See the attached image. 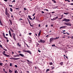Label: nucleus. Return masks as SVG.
Returning <instances> with one entry per match:
<instances>
[{
	"mask_svg": "<svg viewBox=\"0 0 73 73\" xmlns=\"http://www.w3.org/2000/svg\"><path fill=\"white\" fill-rule=\"evenodd\" d=\"M5 51H3V54L4 55V56H6V57H10L9 55H8L6 54H5Z\"/></svg>",
	"mask_w": 73,
	"mask_h": 73,
	"instance_id": "obj_1",
	"label": "nucleus"
},
{
	"mask_svg": "<svg viewBox=\"0 0 73 73\" xmlns=\"http://www.w3.org/2000/svg\"><path fill=\"white\" fill-rule=\"evenodd\" d=\"M53 40H54V38L53 37L51 38L50 39V42H51V41Z\"/></svg>",
	"mask_w": 73,
	"mask_h": 73,
	"instance_id": "obj_2",
	"label": "nucleus"
},
{
	"mask_svg": "<svg viewBox=\"0 0 73 73\" xmlns=\"http://www.w3.org/2000/svg\"><path fill=\"white\" fill-rule=\"evenodd\" d=\"M12 35L13 36V38L15 40H16V38L15 37V33H13L12 34Z\"/></svg>",
	"mask_w": 73,
	"mask_h": 73,
	"instance_id": "obj_3",
	"label": "nucleus"
},
{
	"mask_svg": "<svg viewBox=\"0 0 73 73\" xmlns=\"http://www.w3.org/2000/svg\"><path fill=\"white\" fill-rule=\"evenodd\" d=\"M40 42H41L42 43H43V44H44V43H45V40H44L40 39Z\"/></svg>",
	"mask_w": 73,
	"mask_h": 73,
	"instance_id": "obj_4",
	"label": "nucleus"
},
{
	"mask_svg": "<svg viewBox=\"0 0 73 73\" xmlns=\"http://www.w3.org/2000/svg\"><path fill=\"white\" fill-rule=\"evenodd\" d=\"M69 21H70V19L65 18V22H69Z\"/></svg>",
	"mask_w": 73,
	"mask_h": 73,
	"instance_id": "obj_5",
	"label": "nucleus"
},
{
	"mask_svg": "<svg viewBox=\"0 0 73 73\" xmlns=\"http://www.w3.org/2000/svg\"><path fill=\"white\" fill-rule=\"evenodd\" d=\"M3 36L4 37V38H5L7 39V40H8V38L7 37H6L5 36V34H4V33H2Z\"/></svg>",
	"mask_w": 73,
	"mask_h": 73,
	"instance_id": "obj_6",
	"label": "nucleus"
},
{
	"mask_svg": "<svg viewBox=\"0 0 73 73\" xmlns=\"http://www.w3.org/2000/svg\"><path fill=\"white\" fill-rule=\"evenodd\" d=\"M19 56H21V57H25V56H24V55L23 54H21L20 53L19 54Z\"/></svg>",
	"mask_w": 73,
	"mask_h": 73,
	"instance_id": "obj_7",
	"label": "nucleus"
},
{
	"mask_svg": "<svg viewBox=\"0 0 73 73\" xmlns=\"http://www.w3.org/2000/svg\"><path fill=\"white\" fill-rule=\"evenodd\" d=\"M9 35L10 36V37H12V34H11V31H10V30H9Z\"/></svg>",
	"mask_w": 73,
	"mask_h": 73,
	"instance_id": "obj_8",
	"label": "nucleus"
},
{
	"mask_svg": "<svg viewBox=\"0 0 73 73\" xmlns=\"http://www.w3.org/2000/svg\"><path fill=\"white\" fill-rule=\"evenodd\" d=\"M27 64H31V62L29 61V60H27Z\"/></svg>",
	"mask_w": 73,
	"mask_h": 73,
	"instance_id": "obj_9",
	"label": "nucleus"
},
{
	"mask_svg": "<svg viewBox=\"0 0 73 73\" xmlns=\"http://www.w3.org/2000/svg\"><path fill=\"white\" fill-rule=\"evenodd\" d=\"M63 13L64 14V15H68V14H69V12H67L66 13Z\"/></svg>",
	"mask_w": 73,
	"mask_h": 73,
	"instance_id": "obj_10",
	"label": "nucleus"
},
{
	"mask_svg": "<svg viewBox=\"0 0 73 73\" xmlns=\"http://www.w3.org/2000/svg\"><path fill=\"white\" fill-rule=\"evenodd\" d=\"M6 15H7L8 17H9V16H10V15H9V13H7V14H6Z\"/></svg>",
	"mask_w": 73,
	"mask_h": 73,
	"instance_id": "obj_11",
	"label": "nucleus"
},
{
	"mask_svg": "<svg viewBox=\"0 0 73 73\" xmlns=\"http://www.w3.org/2000/svg\"><path fill=\"white\" fill-rule=\"evenodd\" d=\"M70 24V23H67V25L68 26H71V24Z\"/></svg>",
	"mask_w": 73,
	"mask_h": 73,
	"instance_id": "obj_12",
	"label": "nucleus"
},
{
	"mask_svg": "<svg viewBox=\"0 0 73 73\" xmlns=\"http://www.w3.org/2000/svg\"><path fill=\"white\" fill-rule=\"evenodd\" d=\"M41 34V31H40L39 33L38 34V37H40V35Z\"/></svg>",
	"mask_w": 73,
	"mask_h": 73,
	"instance_id": "obj_13",
	"label": "nucleus"
},
{
	"mask_svg": "<svg viewBox=\"0 0 73 73\" xmlns=\"http://www.w3.org/2000/svg\"><path fill=\"white\" fill-rule=\"evenodd\" d=\"M17 44L18 45V47H21V45L19 44V43H18Z\"/></svg>",
	"mask_w": 73,
	"mask_h": 73,
	"instance_id": "obj_14",
	"label": "nucleus"
},
{
	"mask_svg": "<svg viewBox=\"0 0 73 73\" xmlns=\"http://www.w3.org/2000/svg\"><path fill=\"white\" fill-rule=\"evenodd\" d=\"M20 58H14V60H19V59H20Z\"/></svg>",
	"mask_w": 73,
	"mask_h": 73,
	"instance_id": "obj_15",
	"label": "nucleus"
},
{
	"mask_svg": "<svg viewBox=\"0 0 73 73\" xmlns=\"http://www.w3.org/2000/svg\"><path fill=\"white\" fill-rule=\"evenodd\" d=\"M28 17L29 18V19H30V20H32V18H31V16L29 15H28Z\"/></svg>",
	"mask_w": 73,
	"mask_h": 73,
	"instance_id": "obj_16",
	"label": "nucleus"
},
{
	"mask_svg": "<svg viewBox=\"0 0 73 73\" xmlns=\"http://www.w3.org/2000/svg\"><path fill=\"white\" fill-rule=\"evenodd\" d=\"M9 21H10L11 25H12V20L9 19Z\"/></svg>",
	"mask_w": 73,
	"mask_h": 73,
	"instance_id": "obj_17",
	"label": "nucleus"
},
{
	"mask_svg": "<svg viewBox=\"0 0 73 73\" xmlns=\"http://www.w3.org/2000/svg\"><path fill=\"white\" fill-rule=\"evenodd\" d=\"M25 45H27V48H29V46H28V44H27V43H25Z\"/></svg>",
	"mask_w": 73,
	"mask_h": 73,
	"instance_id": "obj_18",
	"label": "nucleus"
},
{
	"mask_svg": "<svg viewBox=\"0 0 73 73\" xmlns=\"http://www.w3.org/2000/svg\"><path fill=\"white\" fill-rule=\"evenodd\" d=\"M10 10L11 12H12V11H13V9H12V8H10Z\"/></svg>",
	"mask_w": 73,
	"mask_h": 73,
	"instance_id": "obj_19",
	"label": "nucleus"
},
{
	"mask_svg": "<svg viewBox=\"0 0 73 73\" xmlns=\"http://www.w3.org/2000/svg\"><path fill=\"white\" fill-rule=\"evenodd\" d=\"M52 1H53V3H56V1H55V0H52Z\"/></svg>",
	"mask_w": 73,
	"mask_h": 73,
	"instance_id": "obj_20",
	"label": "nucleus"
},
{
	"mask_svg": "<svg viewBox=\"0 0 73 73\" xmlns=\"http://www.w3.org/2000/svg\"><path fill=\"white\" fill-rule=\"evenodd\" d=\"M63 62H61L60 63V65H63Z\"/></svg>",
	"mask_w": 73,
	"mask_h": 73,
	"instance_id": "obj_21",
	"label": "nucleus"
},
{
	"mask_svg": "<svg viewBox=\"0 0 73 73\" xmlns=\"http://www.w3.org/2000/svg\"><path fill=\"white\" fill-rule=\"evenodd\" d=\"M9 73H11L12 72H13V71H12V70H10V69H9Z\"/></svg>",
	"mask_w": 73,
	"mask_h": 73,
	"instance_id": "obj_22",
	"label": "nucleus"
},
{
	"mask_svg": "<svg viewBox=\"0 0 73 73\" xmlns=\"http://www.w3.org/2000/svg\"><path fill=\"white\" fill-rule=\"evenodd\" d=\"M27 52H28V53H30V54L31 53V52L30 51L27 50Z\"/></svg>",
	"mask_w": 73,
	"mask_h": 73,
	"instance_id": "obj_23",
	"label": "nucleus"
},
{
	"mask_svg": "<svg viewBox=\"0 0 73 73\" xmlns=\"http://www.w3.org/2000/svg\"><path fill=\"white\" fill-rule=\"evenodd\" d=\"M64 28V26H62V27H60V28L59 29H62V28Z\"/></svg>",
	"mask_w": 73,
	"mask_h": 73,
	"instance_id": "obj_24",
	"label": "nucleus"
},
{
	"mask_svg": "<svg viewBox=\"0 0 73 73\" xmlns=\"http://www.w3.org/2000/svg\"><path fill=\"white\" fill-rule=\"evenodd\" d=\"M10 30L11 31V32H14L13 30L12 29L10 28Z\"/></svg>",
	"mask_w": 73,
	"mask_h": 73,
	"instance_id": "obj_25",
	"label": "nucleus"
},
{
	"mask_svg": "<svg viewBox=\"0 0 73 73\" xmlns=\"http://www.w3.org/2000/svg\"><path fill=\"white\" fill-rule=\"evenodd\" d=\"M10 59H12L13 60H15V58L12 57V58H10Z\"/></svg>",
	"mask_w": 73,
	"mask_h": 73,
	"instance_id": "obj_26",
	"label": "nucleus"
},
{
	"mask_svg": "<svg viewBox=\"0 0 73 73\" xmlns=\"http://www.w3.org/2000/svg\"><path fill=\"white\" fill-rule=\"evenodd\" d=\"M49 71V69H47L46 70V72L47 73V72H48V71Z\"/></svg>",
	"mask_w": 73,
	"mask_h": 73,
	"instance_id": "obj_27",
	"label": "nucleus"
},
{
	"mask_svg": "<svg viewBox=\"0 0 73 73\" xmlns=\"http://www.w3.org/2000/svg\"><path fill=\"white\" fill-rule=\"evenodd\" d=\"M58 38H59V37H56V38H54V40H56V39H57Z\"/></svg>",
	"mask_w": 73,
	"mask_h": 73,
	"instance_id": "obj_28",
	"label": "nucleus"
},
{
	"mask_svg": "<svg viewBox=\"0 0 73 73\" xmlns=\"http://www.w3.org/2000/svg\"><path fill=\"white\" fill-rule=\"evenodd\" d=\"M44 11H48V12H49V11L48 10V9H44Z\"/></svg>",
	"mask_w": 73,
	"mask_h": 73,
	"instance_id": "obj_29",
	"label": "nucleus"
},
{
	"mask_svg": "<svg viewBox=\"0 0 73 73\" xmlns=\"http://www.w3.org/2000/svg\"><path fill=\"white\" fill-rule=\"evenodd\" d=\"M0 47H1V48H3V47L2 45H1L0 43Z\"/></svg>",
	"mask_w": 73,
	"mask_h": 73,
	"instance_id": "obj_30",
	"label": "nucleus"
},
{
	"mask_svg": "<svg viewBox=\"0 0 73 73\" xmlns=\"http://www.w3.org/2000/svg\"><path fill=\"white\" fill-rule=\"evenodd\" d=\"M23 52H27V51H26L25 50H23Z\"/></svg>",
	"mask_w": 73,
	"mask_h": 73,
	"instance_id": "obj_31",
	"label": "nucleus"
},
{
	"mask_svg": "<svg viewBox=\"0 0 73 73\" xmlns=\"http://www.w3.org/2000/svg\"><path fill=\"white\" fill-rule=\"evenodd\" d=\"M52 64H53V63L52 62H51L49 63V64L50 65H52Z\"/></svg>",
	"mask_w": 73,
	"mask_h": 73,
	"instance_id": "obj_32",
	"label": "nucleus"
},
{
	"mask_svg": "<svg viewBox=\"0 0 73 73\" xmlns=\"http://www.w3.org/2000/svg\"><path fill=\"white\" fill-rule=\"evenodd\" d=\"M13 57H17V55H14L13 56Z\"/></svg>",
	"mask_w": 73,
	"mask_h": 73,
	"instance_id": "obj_33",
	"label": "nucleus"
},
{
	"mask_svg": "<svg viewBox=\"0 0 73 73\" xmlns=\"http://www.w3.org/2000/svg\"><path fill=\"white\" fill-rule=\"evenodd\" d=\"M52 46H56V45H55V44H52Z\"/></svg>",
	"mask_w": 73,
	"mask_h": 73,
	"instance_id": "obj_34",
	"label": "nucleus"
},
{
	"mask_svg": "<svg viewBox=\"0 0 73 73\" xmlns=\"http://www.w3.org/2000/svg\"><path fill=\"white\" fill-rule=\"evenodd\" d=\"M36 47H37L38 46V45H39V44L38 43H37V44H36Z\"/></svg>",
	"mask_w": 73,
	"mask_h": 73,
	"instance_id": "obj_35",
	"label": "nucleus"
},
{
	"mask_svg": "<svg viewBox=\"0 0 73 73\" xmlns=\"http://www.w3.org/2000/svg\"><path fill=\"white\" fill-rule=\"evenodd\" d=\"M15 73H18V72L17 70H16L15 71Z\"/></svg>",
	"mask_w": 73,
	"mask_h": 73,
	"instance_id": "obj_36",
	"label": "nucleus"
},
{
	"mask_svg": "<svg viewBox=\"0 0 73 73\" xmlns=\"http://www.w3.org/2000/svg\"><path fill=\"white\" fill-rule=\"evenodd\" d=\"M5 11H8V9H7V8H6V9L5 10Z\"/></svg>",
	"mask_w": 73,
	"mask_h": 73,
	"instance_id": "obj_37",
	"label": "nucleus"
},
{
	"mask_svg": "<svg viewBox=\"0 0 73 73\" xmlns=\"http://www.w3.org/2000/svg\"><path fill=\"white\" fill-rule=\"evenodd\" d=\"M3 50H5V51H7V50L3 48Z\"/></svg>",
	"mask_w": 73,
	"mask_h": 73,
	"instance_id": "obj_38",
	"label": "nucleus"
},
{
	"mask_svg": "<svg viewBox=\"0 0 73 73\" xmlns=\"http://www.w3.org/2000/svg\"><path fill=\"white\" fill-rule=\"evenodd\" d=\"M5 11V14H7V13H8V11Z\"/></svg>",
	"mask_w": 73,
	"mask_h": 73,
	"instance_id": "obj_39",
	"label": "nucleus"
},
{
	"mask_svg": "<svg viewBox=\"0 0 73 73\" xmlns=\"http://www.w3.org/2000/svg\"><path fill=\"white\" fill-rule=\"evenodd\" d=\"M55 19H58V16H56V17H55Z\"/></svg>",
	"mask_w": 73,
	"mask_h": 73,
	"instance_id": "obj_40",
	"label": "nucleus"
},
{
	"mask_svg": "<svg viewBox=\"0 0 73 73\" xmlns=\"http://www.w3.org/2000/svg\"><path fill=\"white\" fill-rule=\"evenodd\" d=\"M64 24H65V25H68L67 24V23L65 22V23H64Z\"/></svg>",
	"mask_w": 73,
	"mask_h": 73,
	"instance_id": "obj_41",
	"label": "nucleus"
},
{
	"mask_svg": "<svg viewBox=\"0 0 73 73\" xmlns=\"http://www.w3.org/2000/svg\"><path fill=\"white\" fill-rule=\"evenodd\" d=\"M62 19V17H61L60 18H59L58 19V20H61V19Z\"/></svg>",
	"mask_w": 73,
	"mask_h": 73,
	"instance_id": "obj_42",
	"label": "nucleus"
},
{
	"mask_svg": "<svg viewBox=\"0 0 73 73\" xmlns=\"http://www.w3.org/2000/svg\"><path fill=\"white\" fill-rule=\"evenodd\" d=\"M0 23L1 25H3V24L2 23H1V22H0Z\"/></svg>",
	"mask_w": 73,
	"mask_h": 73,
	"instance_id": "obj_43",
	"label": "nucleus"
},
{
	"mask_svg": "<svg viewBox=\"0 0 73 73\" xmlns=\"http://www.w3.org/2000/svg\"><path fill=\"white\" fill-rule=\"evenodd\" d=\"M62 21H65V18L64 19L62 20Z\"/></svg>",
	"mask_w": 73,
	"mask_h": 73,
	"instance_id": "obj_44",
	"label": "nucleus"
},
{
	"mask_svg": "<svg viewBox=\"0 0 73 73\" xmlns=\"http://www.w3.org/2000/svg\"><path fill=\"white\" fill-rule=\"evenodd\" d=\"M53 19L54 21V20H55L56 19V18H55V17H54V18H53Z\"/></svg>",
	"mask_w": 73,
	"mask_h": 73,
	"instance_id": "obj_45",
	"label": "nucleus"
},
{
	"mask_svg": "<svg viewBox=\"0 0 73 73\" xmlns=\"http://www.w3.org/2000/svg\"><path fill=\"white\" fill-rule=\"evenodd\" d=\"M2 65H3V63H0V65L2 66Z\"/></svg>",
	"mask_w": 73,
	"mask_h": 73,
	"instance_id": "obj_46",
	"label": "nucleus"
},
{
	"mask_svg": "<svg viewBox=\"0 0 73 73\" xmlns=\"http://www.w3.org/2000/svg\"><path fill=\"white\" fill-rule=\"evenodd\" d=\"M15 68H17V65H15Z\"/></svg>",
	"mask_w": 73,
	"mask_h": 73,
	"instance_id": "obj_47",
	"label": "nucleus"
},
{
	"mask_svg": "<svg viewBox=\"0 0 73 73\" xmlns=\"http://www.w3.org/2000/svg\"><path fill=\"white\" fill-rule=\"evenodd\" d=\"M65 57H66V58H67V59H68V56H65Z\"/></svg>",
	"mask_w": 73,
	"mask_h": 73,
	"instance_id": "obj_48",
	"label": "nucleus"
},
{
	"mask_svg": "<svg viewBox=\"0 0 73 73\" xmlns=\"http://www.w3.org/2000/svg\"><path fill=\"white\" fill-rule=\"evenodd\" d=\"M70 5H73V3H70Z\"/></svg>",
	"mask_w": 73,
	"mask_h": 73,
	"instance_id": "obj_49",
	"label": "nucleus"
},
{
	"mask_svg": "<svg viewBox=\"0 0 73 73\" xmlns=\"http://www.w3.org/2000/svg\"><path fill=\"white\" fill-rule=\"evenodd\" d=\"M10 66H12V63H10Z\"/></svg>",
	"mask_w": 73,
	"mask_h": 73,
	"instance_id": "obj_50",
	"label": "nucleus"
},
{
	"mask_svg": "<svg viewBox=\"0 0 73 73\" xmlns=\"http://www.w3.org/2000/svg\"><path fill=\"white\" fill-rule=\"evenodd\" d=\"M24 9L25 11H26V10H27V9L25 8H24Z\"/></svg>",
	"mask_w": 73,
	"mask_h": 73,
	"instance_id": "obj_51",
	"label": "nucleus"
},
{
	"mask_svg": "<svg viewBox=\"0 0 73 73\" xmlns=\"http://www.w3.org/2000/svg\"><path fill=\"white\" fill-rule=\"evenodd\" d=\"M11 17L12 18H13V15H12Z\"/></svg>",
	"mask_w": 73,
	"mask_h": 73,
	"instance_id": "obj_52",
	"label": "nucleus"
},
{
	"mask_svg": "<svg viewBox=\"0 0 73 73\" xmlns=\"http://www.w3.org/2000/svg\"><path fill=\"white\" fill-rule=\"evenodd\" d=\"M29 35H32V33H29Z\"/></svg>",
	"mask_w": 73,
	"mask_h": 73,
	"instance_id": "obj_53",
	"label": "nucleus"
},
{
	"mask_svg": "<svg viewBox=\"0 0 73 73\" xmlns=\"http://www.w3.org/2000/svg\"><path fill=\"white\" fill-rule=\"evenodd\" d=\"M35 15V13H34L33 15V16H34Z\"/></svg>",
	"mask_w": 73,
	"mask_h": 73,
	"instance_id": "obj_54",
	"label": "nucleus"
},
{
	"mask_svg": "<svg viewBox=\"0 0 73 73\" xmlns=\"http://www.w3.org/2000/svg\"><path fill=\"white\" fill-rule=\"evenodd\" d=\"M38 52H41V51L39 50H38Z\"/></svg>",
	"mask_w": 73,
	"mask_h": 73,
	"instance_id": "obj_55",
	"label": "nucleus"
},
{
	"mask_svg": "<svg viewBox=\"0 0 73 73\" xmlns=\"http://www.w3.org/2000/svg\"><path fill=\"white\" fill-rule=\"evenodd\" d=\"M12 2H13V3H14V2H15V0H13Z\"/></svg>",
	"mask_w": 73,
	"mask_h": 73,
	"instance_id": "obj_56",
	"label": "nucleus"
},
{
	"mask_svg": "<svg viewBox=\"0 0 73 73\" xmlns=\"http://www.w3.org/2000/svg\"><path fill=\"white\" fill-rule=\"evenodd\" d=\"M4 1L6 2H7V0H4Z\"/></svg>",
	"mask_w": 73,
	"mask_h": 73,
	"instance_id": "obj_57",
	"label": "nucleus"
},
{
	"mask_svg": "<svg viewBox=\"0 0 73 73\" xmlns=\"http://www.w3.org/2000/svg\"><path fill=\"white\" fill-rule=\"evenodd\" d=\"M71 39H73V36H72V37H71Z\"/></svg>",
	"mask_w": 73,
	"mask_h": 73,
	"instance_id": "obj_58",
	"label": "nucleus"
},
{
	"mask_svg": "<svg viewBox=\"0 0 73 73\" xmlns=\"http://www.w3.org/2000/svg\"><path fill=\"white\" fill-rule=\"evenodd\" d=\"M42 13H44V11H42Z\"/></svg>",
	"mask_w": 73,
	"mask_h": 73,
	"instance_id": "obj_59",
	"label": "nucleus"
},
{
	"mask_svg": "<svg viewBox=\"0 0 73 73\" xmlns=\"http://www.w3.org/2000/svg\"><path fill=\"white\" fill-rule=\"evenodd\" d=\"M55 13V12H52V13Z\"/></svg>",
	"mask_w": 73,
	"mask_h": 73,
	"instance_id": "obj_60",
	"label": "nucleus"
},
{
	"mask_svg": "<svg viewBox=\"0 0 73 73\" xmlns=\"http://www.w3.org/2000/svg\"><path fill=\"white\" fill-rule=\"evenodd\" d=\"M35 16L33 19V20H34L35 19Z\"/></svg>",
	"mask_w": 73,
	"mask_h": 73,
	"instance_id": "obj_61",
	"label": "nucleus"
},
{
	"mask_svg": "<svg viewBox=\"0 0 73 73\" xmlns=\"http://www.w3.org/2000/svg\"><path fill=\"white\" fill-rule=\"evenodd\" d=\"M3 71H4V72H5V69H3Z\"/></svg>",
	"mask_w": 73,
	"mask_h": 73,
	"instance_id": "obj_62",
	"label": "nucleus"
},
{
	"mask_svg": "<svg viewBox=\"0 0 73 73\" xmlns=\"http://www.w3.org/2000/svg\"><path fill=\"white\" fill-rule=\"evenodd\" d=\"M18 53H21V51H18Z\"/></svg>",
	"mask_w": 73,
	"mask_h": 73,
	"instance_id": "obj_63",
	"label": "nucleus"
},
{
	"mask_svg": "<svg viewBox=\"0 0 73 73\" xmlns=\"http://www.w3.org/2000/svg\"><path fill=\"white\" fill-rule=\"evenodd\" d=\"M8 34H6V36H8Z\"/></svg>",
	"mask_w": 73,
	"mask_h": 73,
	"instance_id": "obj_64",
	"label": "nucleus"
}]
</instances>
